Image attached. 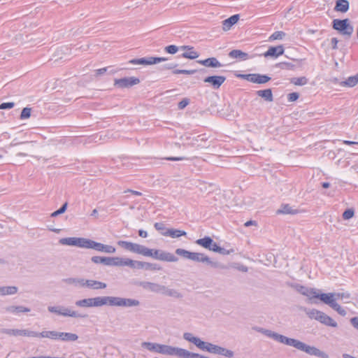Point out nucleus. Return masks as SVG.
Here are the masks:
<instances>
[{"label": "nucleus", "mask_w": 358, "mask_h": 358, "mask_svg": "<svg viewBox=\"0 0 358 358\" xmlns=\"http://www.w3.org/2000/svg\"><path fill=\"white\" fill-rule=\"evenodd\" d=\"M253 329L264 334L266 336L273 338L275 341L289 346H292L300 351L306 352L309 355L315 356L320 358H329V356L327 352L320 350L315 346L307 345L306 343L299 340L288 338L285 336L279 334L271 330L264 329L261 327H253Z\"/></svg>", "instance_id": "nucleus-1"}, {"label": "nucleus", "mask_w": 358, "mask_h": 358, "mask_svg": "<svg viewBox=\"0 0 358 358\" xmlns=\"http://www.w3.org/2000/svg\"><path fill=\"white\" fill-rule=\"evenodd\" d=\"M350 297V294L348 292L322 293L320 295V300L330 306L341 316H345L347 314L346 310L336 302V300L342 299L347 301Z\"/></svg>", "instance_id": "nucleus-2"}, {"label": "nucleus", "mask_w": 358, "mask_h": 358, "mask_svg": "<svg viewBox=\"0 0 358 358\" xmlns=\"http://www.w3.org/2000/svg\"><path fill=\"white\" fill-rule=\"evenodd\" d=\"M142 347L150 352H157L165 355L174 356L176 347L171 345L159 344L151 342H143Z\"/></svg>", "instance_id": "nucleus-3"}, {"label": "nucleus", "mask_w": 358, "mask_h": 358, "mask_svg": "<svg viewBox=\"0 0 358 358\" xmlns=\"http://www.w3.org/2000/svg\"><path fill=\"white\" fill-rule=\"evenodd\" d=\"M332 27L343 35H348L350 36L353 32V27L350 24L349 20L348 18L343 20H334L332 22Z\"/></svg>", "instance_id": "nucleus-4"}, {"label": "nucleus", "mask_w": 358, "mask_h": 358, "mask_svg": "<svg viewBox=\"0 0 358 358\" xmlns=\"http://www.w3.org/2000/svg\"><path fill=\"white\" fill-rule=\"evenodd\" d=\"M48 310L50 313H55L58 315L71 317H85L86 315H81L76 311L71 310V309L62 306H48Z\"/></svg>", "instance_id": "nucleus-5"}, {"label": "nucleus", "mask_w": 358, "mask_h": 358, "mask_svg": "<svg viewBox=\"0 0 358 358\" xmlns=\"http://www.w3.org/2000/svg\"><path fill=\"white\" fill-rule=\"evenodd\" d=\"M236 76L248 82L257 84H264L271 79L268 76L260 73L238 74Z\"/></svg>", "instance_id": "nucleus-6"}, {"label": "nucleus", "mask_w": 358, "mask_h": 358, "mask_svg": "<svg viewBox=\"0 0 358 358\" xmlns=\"http://www.w3.org/2000/svg\"><path fill=\"white\" fill-rule=\"evenodd\" d=\"M86 248L94 249L98 252H102L108 254H113L116 251L115 248L113 245H104L88 238L87 241Z\"/></svg>", "instance_id": "nucleus-7"}, {"label": "nucleus", "mask_w": 358, "mask_h": 358, "mask_svg": "<svg viewBox=\"0 0 358 358\" xmlns=\"http://www.w3.org/2000/svg\"><path fill=\"white\" fill-rule=\"evenodd\" d=\"M91 261L94 264H102L105 266H120V257L94 256L91 258Z\"/></svg>", "instance_id": "nucleus-8"}, {"label": "nucleus", "mask_w": 358, "mask_h": 358, "mask_svg": "<svg viewBox=\"0 0 358 358\" xmlns=\"http://www.w3.org/2000/svg\"><path fill=\"white\" fill-rule=\"evenodd\" d=\"M87 238L67 237L60 238L59 243L63 245L76 246L81 248H86Z\"/></svg>", "instance_id": "nucleus-9"}, {"label": "nucleus", "mask_w": 358, "mask_h": 358, "mask_svg": "<svg viewBox=\"0 0 358 358\" xmlns=\"http://www.w3.org/2000/svg\"><path fill=\"white\" fill-rule=\"evenodd\" d=\"M167 58L166 57H142L138 59H131L129 63L131 64H138V65H152L155 64H157L162 62L166 61Z\"/></svg>", "instance_id": "nucleus-10"}, {"label": "nucleus", "mask_w": 358, "mask_h": 358, "mask_svg": "<svg viewBox=\"0 0 358 358\" xmlns=\"http://www.w3.org/2000/svg\"><path fill=\"white\" fill-rule=\"evenodd\" d=\"M151 257L168 262H176L178 260V258L176 257L173 254L166 252L162 250H155L152 252V255Z\"/></svg>", "instance_id": "nucleus-11"}, {"label": "nucleus", "mask_w": 358, "mask_h": 358, "mask_svg": "<svg viewBox=\"0 0 358 358\" xmlns=\"http://www.w3.org/2000/svg\"><path fill=\"white\" fill-rule=\"evenodd\" d=\"M140 83V80L135 77H124L115 80V86L119 88H128L137 85Z\"/></svg>", "instance_id": "nucleus-12"}, {"label": "nucleus", "mask_w": 358, "mask_h": 358, "mask_svg": "<svg viewBox=\"0 0 358 358\" xmlns=\"http://www.w3.org/2000/svg\"><path fill=\"white\" fill-rule=\"evenodd\" d=\"M299 288L300 289L299 293L307 296L308 298V300L312 301L313 299H320V295L321 293H319V289H317L315 288L308 287L303 285H301V287ZM311 303H313L314 302L311 301Z\"/></svg>", "instance_id": "nucleus-13"}, {"label": "nucleus", "mask_w": 358, "mask_h": 358, "mask_svg": "<svg viewBox=\"0 0 358 358\" xmlns=\"http://www.w3.org/2000/svg\"><path fill=\"white\" fill-rule=\"evenodd\" d=\"M226 80L223 76H210L204 78L203 82L210 84L213 89L217 90Z\"/></svg>", "instance_id": "nucleus-14"}, {"label": "nucleus", "mask_w": 358, "mask_h": 358, "mask_svg": "<svg viewBox=\"0 0 358 358\" xmlns=\"http://www.w3.org/2000/svg\"><path fill=\"white\" fill-rule=\"evenodd\" d=\"M120 266H129L131 268L143 269L145 268V262L120 257Z\"/></svg>", "instance_id": "nucleus-15"}, {"label": "nucleus", "mask_w": 358, "mask_h": 358, "mask_svg": "<svg viewBox=\"0 0 358 358\" xmlns=\"http://www.w3.org/2000/svg\"><path fill=\"white\" fill-rule=\"evenodd\" d=\"M174 356L179 358H200L201 355L195 352H191L187 350L180 348L178 347L176 348Z\"/></svg>", "instance_id": "nucleus-16"}, {"label": "nucleus", "mask_w": 358, "mask_h": 358, "mask_svg": "<svg viewBox=\"0 0 358 358\" xmlns=\"http://www.w3.org/2000/svg\"><path fill=\"white\" fill-rule=\"evenodd\" d=\"M284 47L282 45H280L278 46H271L268 48V50L264 52V56L265 57H278L284 53Z\"/></svg>", "instance_id": "nucleus-17"}, {"label": "nucleus", "mask_w": 358, "mask_h": 358, "mask_svg": "<svg viewBox=\"0 0 358 358\" xmlns=\"http://www.w3.org/2000/svg\"><path fill=\"white\" fill-rule=\"evenodd\" d=\"M139 285L143 289L149 290L150 292L161 294L163 285L155 282H150L147 281L141 282Z\"/></svg>", "instance_id": "nucleus-18"}, {"label": "nucleus", "mask_w": 358, "mask_h": 358, "mask_svg": "<svg viewBox=\"0 0 358 358\" xmlns=\"http://www.w3.org/2000/svg\"><path fill=\"white\" fill-rule=\"evenodd\" d=\"M106 287H107V285L101 281L85 279L84 287H87V288L93 289H105Z\"/></svg>", "instance_id": "nucleus-19"}, {"label": "nucleus", "mask_w": 358, "mask_h": 358, "mask_svg": "<svg viewBox=\"0 0 358 358\" xmlns=\"http://www.w3.org/2000/svg\"><path fill=\"white\" fill-rule=\"evenodd\" d=\"M198 348L203 351H206L210 353L215 354L217 350L218 345L211 343L205 342L201 340L200 344L197 346Z\"/></svg>", "instance_id": "nucleus-20"}, {"label": "nucleus", "mask_w": 358, "mask_h": 358, "mask_svg": "<svg viewBox=\"0 0 358 358\" xmlns=\"http://www.w3.org/2000/svg\"><path fill=\"white\" fill-rule=\"evenodd\" d=\"M197 62L206 67L219 68L223 66L215 57H209L203 60H198Z\"/></svg>", "instance_id": "nucleus-21"}, {"label": "nucleus", "mask_w": 358, "mask_h": 358, "mask_svg": "<svg viewBox=\"0 0 358 358\" xmlns=\"http://www.w3.org/2000/svg\"><path fill=\"white\" fill-rule=\"evenodd\" d=\"M229 57L233 59H238L240 61H245L251 58L247 52L241 50H232L229 52Z\"/></svg>", "instance_id": "nucleus-22"}, {"label": "nucleus", "mask_w": 358, "mask_h": 358, "mask_svg": "<svg viewBox=\"0 0 358 358\" xmlns=\"http://www.w3.org/2000/svg\"><path fill=\"white\" fill-rule=\"evenodd\" d=\"M5 310L7 313L20 314L22 313L30 312V308L22 306H9L5 308Z\"/></svg>", "instance_id": "nucleus-23"}, {"label": "nucleus", "mask_w": 358, "mask_h": 358, "mask_svg": "<svg viewBox=\"0 0 358 358\" xmlns=\"http://www.w3.org/2000/svg\"><path fill=\"white\" fill-rule=\"evenodd\" d=\"M239 20V15H233L222 22L223 29L224 31L229 30Z\"/></svg>", "instance_id": "nucleus-24"}, {"label": "nucleus", "mask_w": 358, "mask_h": 358, "mask_svg": "<svg viewBox=\"0 0 358 358\" xmlns=\"http://www.w3.org/2000/svg\"><path fill=\"white\" fill-rule=\"evenodd\" d=\"M161 294L176 299H180L182 297V294L180 293L178 290L175 289H170L164 285H163Z\"/></svg>", "instance_id": "nucleus-25"}, {"label": "nucleus", "mask_w": 358, "mask_h": 358, "mask_svg": "<svg viewBox=\"0 0 358 358\" xmlns=\"http://www.w3.org/2000/svg\"><path fill=\"white\" fill-rule=\"evenodd\" d=\"M162 235L165 236H170L171 238H179L182 236H186L187 233L185 231L176 229H168L165 232H162Z\"/></svg>", "instance_id": "nucleus-26"}, {"label": "nucleus", "mask_w": 358, "mask_h": 358, "mask_svg": "<svg viewBox=\"0 0 358 358\" xmlns=\"http://www.w3.org/2000/svg\"><path fill=\"white\" fill-rule=\"evenodd\" d=\"M258 96L264 99L265 101L271 102L273 101V96L271 89L261 90L256 92Z\"/></svg>", "instance_id": "nucleus-27"}, {"label": "nucleus", "mask_w": 358, "mask_h": 358, "mask_svg": "<svg viewBox=\"0 0 358 358\" xmlns=\"http://www.w3.org/2000/svg\"><path fill=\"white\" fill-rule=\"evenodd\" d=\"M334 10L341 13H346L349 10V1L348 0H336Z\"/></svg>", "instance_id": "nucleus-28"}, {"label": "nucleus", "mask_w": 358, "mask_h": 358, "mask_svg": "<svg viewBox=\"0 0 358 358\" xmlns=\"http://www.w3.org/2000/svg\"><path fill=\"white\" fill-rule=\"evenodd\" d=\"M299 213V210L297 209H294L289 204H282L281 205L280 208L277 210L276 213L277 214H290V215H295Z\"/></svg>", "instance_id": "nucleus-29"}, {"label": "nucleus", "mask_w": 358, "mask_h": 358, "mask_svg": "<svg viewBox=\"0 0 358 358\" xmlns=\"http://www.w3.org/2000/svg\"><path fill=\"white\" fill-rule=\"evenodd\" d=\"M18 291V288L16 286H2L0 287V295H13L15 294Z\"/></svg>", "instance_id": "nucleus-30"}, {"label": "nucleus", "mask_w": 358, "mask_h": 358, "mask_svg": "<svg viewBox=\"0 0 358 358\" xmlns=\"http://www.w3.org/2000/svg\"><path fill=\"white\" fill-rule=\"evenodd\" d=\"M300 309L306 313V314L308 315V317L313 320H315L317 321V318L320 317V313H321L322 311L318 310L317 309L313 308L309 309L306 307H301Z\"/></svg>", "instance_id": "nucleus-31"}, {"label": "nucleus", "mask_w": 358, "mask_h": 358, "mask_svg": "<svg viewBox=\"0 0 358 358\" xmlns=\"http://www.w3.org/2000/svg\"><path fill=\"white\" fill-rule=\"evenodd\" d=\"M213 241V240L211 237L205 236L204 238L197 239L195 241V243L206 249L209 250L210 248L211 247Z\"/></svg>", "instance_id": "nucleus-32"}, {"label": "nucleus", "mask_w": 358, "mask_h": 358, "mask_svg": "<svg viewBox=\"0 0 358 358\" xmlns=\"http://www.w3.org/2000/svg\"><path fill=\"white\" fill-rule=\"evenodd\" d=\"M78 336L76 334L68 332H59V340L62 341H76Z\"/></svg>", "instance_id": "nucleus-33"}, {"label": "nucleus", "mask_w": 358, "mask_h": 358, "mask_svg": "<svg viewBox=\"0 0 358 358\" xmlns=\"http://www.w3.org/2000/svg\"><path fill=\"white\" fill-rule=\"evenodd\" d=\"M40 338H48L52 340H59V332L56 331H43L39 332Z\"/></svg>", "instance_id": "nucleus-34"}, {"label": "nucleus", "mask_w": 358, "mask_h": 358, "mask_svg": "<svg viewBox=\"0 0 358 358\" xmlns=\"http://www.w3.org/2000/svg\"><path fill=\"white\" fill-rule=\"evenodd\" d=\"M357 83H358V73L355 76L348 77L345 81H343L341 83V85L352 87H355Z\"/></svg>", "instance_id": "nucleus-35"}, {"label": "nucleus", "mask_w": 358, "mask_h": 358, "mask_svg": "<svg viewBox=\"0 0 358 358\" xmlns=\"http://www.w3.org/2000/svg\"><path fill=\"white\" fill-rule=\"evenodd\" d=\"M64 281L69 285H73L76 287H84V278H69L64 279Z\"/></svg>", "instance_id": "nucleus-36"}, {"label": "nucleus", "mask_w": 358, "mask_h": 358, "mask_svg": "<svg viewBox=\"0 0 358 358\" xmlns=\"http://www.w3.org/2000/svg\"><path fill=\"white\" fill-rule=\"evenodd\" d=\"M191 260L196 262L206 263V262L209 260V257L203 253L193 252Z\"/></svg>", "instance_id": "nucleus-37"}, {"label": "nucleus", "mask_w": 358, "mask_h": 358, "mask_svg": "<svg viewBox=\"0 0 358 358\" xmlns=\"http://www.w3.org/2000/svg\"><path fill=\"white\" fill-rule=\"evenodd\" d=\"M105 305H108L107 296L92 298V307H100Z\"/></svg>", "instance_id": "nucleus-38"}, {"label": "nucleus", "mask_w": 358, "mask_h": 358, "mask_svg": "<svg viewBox=\"0 0 358 358\" xmlns=\"http://www.w3.org/2000/svg\"><path fill=\"white\" fill-rule=\"evenodd\" d=\"M183 338L193 344L196 347L200 344L201 339L198 337L194 336L192 334L185 332L183 334Z\"/></svg>", "instance_id": "nucleus-39"}, {"label": "nucleus", "mask_w": 358, "mask_h": 358, "mask_svg": "<svg viewBox=\"0 0 358 358\" xmlns=\"http://www.w3.org/2000/svg\"><path fill=\"white\" fill-rule=\"evenodd\" d=\"M140 305V301L134 299H125L122 298V307H133Z\"/></svg>", "instance_id": "nucleus-40"}, {"label": "nucleus", "mask_w": 358, "mask_h": 358, "mask_svg": "<svg viewBox=\"0 0 358 358\" xmlns=\"http://www.w3.org/2000/svg\"><path fill=\"white\" fill-rule=\"evenodd\" d=\"M108 305L111 306H122V298L107 296Z\"/></svg>", "instance_id": "nucleus-41"}, {"label": "nucleus", "mask_w": 358, "mask_h": 358, "mask_svg": "<svg viewBox=\"0 0 358 358\" xmlns=\"http://www.w3.org/2000/svg\"><path fill=\"white\" fill-rule=\"evenodd\" d=\"M216 355L224 356L226 357L231 358L234 356V353L232 350L227 349L225 348L218 345Z\"/></svg>", "instance_id": "nucleus-42"}, {"label": "nucleus", "mask_w": 358, "mask_h": 358, "mask_svg": "<svg viewBox=\"0 0 358 358\" xmlns=\"http://www.w3.org/2000/svg\"><path fill=\"white\" fill-rule=\"evenodd\" d=\"M76 305L82 308H92V298L84 299L76 301Z\"/></svg>", "instance_id": "nucleus-43"}, {"label": "nucleus", "mask_w": 358, "mask_h": 358, "mask_svg": "<svg viewBox=\"0 0 358 358\" xmlns=\"http://www.w3.org/2000/svg\"><path fill=\"white\" fill-rule=\"evenodd\" d=\"M193 252H189L182 248H178L176 250V254L180 255L185 259H192Z\"/></svg>", "instance_id": "nucleus-44"}, {"label": "nucleus", "mask_w": 358, "mask_h": 358, "mask_svg": "<svg viewBox=\"0 0 358 358\" xmlns=\"http://www.w3.org/2000/svg\"><path fill=\"white\" fill-rule=\"evenodd\" d=\"M117 243L119 246L129 252H132L133 247L134 245V243L126 241H117Z\"/></svg>", "instance_id": "nucleus-45"}, {"label": "nucleus", "mask_w": 358, "mask_h": 358, "mask_svg": "<svg viewBox=\"0 0 358 358\" xmlns=\"http://www.w3.org/2000/svg\"><path fill=\"white\" fill-rule=\"evenodd\" d=\"M290 83L295 85L302 86L307 84L308 79L304 76L299 78H292L290 80Z\"/></svg>", "instance_id": "nucleus-46"}, {"label": "nucleus", "mask_w": 358, "mask_h": 358, "mask_svg": "<svg viewBox=\"0 0 358 358\" xmlns=\"http://www.w3.org/2000/svg\"><path fill=\"white\" fill-rule=\"evenodd\" d=\"M19 336H28V337H39L40 335L39 333L31 331L29 329H20Z\"/></svg>", "instance_id": "nucleus-47"}, {"label": "nucleus", "mask_w": 358, "mask_h": 358, "mask_svg": "<svg viewBox=\"0 0 358 358\" xmlns=\"http://www.w3.org/2000/svg\"><path fill=\"white\" fill-rule=\"evenodd\" d=\"M286 34L282 31H277L273 32L268 38L269 41H273L275 40H282Z\"/></svg>", "instance_id": "nucleus-48"}, {"label": "nucleus", "mask_w": 358, "mask_h": 358, "mask_svg": "<svg viewBox=\"0 0 358 358\" xmlns=\"http://www.w3.org/2000/svg\"><path fill=\"white\" fill-rule=\"evenodd\" d=\"M276 66L281 69L294 70L296 67V65L291 62H283L278 63Z\"/></svg>", "instance_id": "nucleus-49"}, {"label": "nucleus", "mask_w": 358, "mask_h": 358, "mask_svg": "<svg viewBox=\"0 0 358 358\" xmlns=\"http://www.w3.org/2000/svg\"><path fill=\"white\" fill-rule=\"evenodd\" d=\"M199 55L197 52L194 51V49L189 50L187 52H185L182 54V57L184 58H187L190 59H194L199 57Z\"/></svg>", "instance_id": "nucleus-50"}, {"label": "nucleus", "mask_w": 358, "mask_h": 358, "mask_svg": "<svg viewBox=\"0 0 358 358\" xmlns=\"http://www.w3.org/2000/svg\"><path fill=\"white\" fill-rule=\"evenodd\" d=\"M206 264L214 268L226 269L227 268V266L223 264H221L218 262L212 261L210 258H209V260L206 262Z\"/></svg>", "instance_id": "nucleus-51"}, {"label": "nucleus", "mask_w": 358, "mask_h": 358, "mask_svg": "<svg viewBox=\"0 0 358 358\" xmlns=\"http://www.w3.org/2000/svg\"><path fill=\"white\" fill-rule=\"evenodd\" d=\"M68 203L65 202L58 210H55L51 214L52 217H55L62 213H64L67 208Z\"/></svg>", "instance_id": "nucleus-52"}, {"label": "nucleus", "mask_w": 358, "mask_h": 358, "mask_svg": "<svg viewBox=\"0 0 358 358\" xmlns=\"http://www.w3.org/2000/svg\"><path fill=\"white\" fill-rule=\"evenodd\" d=\"M0 332L2 334H6L10 336H19L20 329H0Z\"/></svg>", "instance_id": "nucleus-53"}, {"label": "nucleus", "mask_w": 358, "mask_h": 358, "mask_svg": "<svg viewBox=\"0 0 358 358\" xmlns=\"http://www.w3.org/2000/svg\"><path fill=\"white\" fill-rule=\"evenodd\" d=\"M197 72L196 69L185 70V69H176L173 71V74H187L192 75Z\"/></svg>", "instance_id": "nucleus-54"}, {"label": "nucleus", "mask_w": 358, "mask_h": 358, "mask_svg": "<svg viewBox=\"0 0 358 358\" xmlns=\"http://www.w3.org/2000/svg\"><path fill=\"white\" fill-rule=\"evenodd\" d=\"M145 270L159 271L162 269V267L157 264L145 262Z\"/></svg>", "instance_id": "nucleus-55"}, {"label": "nucleus", "mask_w": 358, "mask_h": 358, "mask_svg": "<svg viewBox=\"0 0 358 358\" xmlns=\"http://www.w3.org/2000/svg\"><path fill=\"white\" fill-rule=\"evenodd\" d=\"M31 108L28 107H25L22 109L20 114V119L25 120L28 119L31 116Z\"/></svg>", "instance_id": "nucleus-56"}, {"label": "nucleus", "mask_w": 358, "mask_h": 358, "mask_svg": "<svg viewBox=\"0 0 358 358\" xmlns=\"http://www.w3.org/2000/svg\"><path fill=\"white\" fill-rule=\"evenodd\" d=\"M355 215V210L352 208L346 209L343 213V218L344 220H350Z\"/></svg>", "instance_id": "nucleus-57"}, {"label": "nucleus", "mask_w": 358, "mask_h": 358, "mask_svg": "<svg viewBox=\"0 0 358 358\" xmlns=\"http://www.w3.org/2000/svg\"><path fill=\"white\" fill-rule=\"evenodd\" d=\"M178 49H179V48L175 45H169L168 46H166L164 48L165 51L167 53L171 54V55L176 53L178 52Z\"/></svg>", "instance_id": "nucleus-58"}, {"label": "nucleus", "mask_w": 358, "mask_h": 358, "mask_svg": "<svg viewBox=\"0 0 358 358\" xmlns=\"http://www.w3.org/2000/svg\"><path fill=\"white\" fill-rule=\"evenodd\" d=\"M323 324L328 326V327H336L338 326L337 322L336 321H334L329 315L327 316Z\"/></svg>", "instance_id": "nucleus-59"}, {"label": "nucleus", "mask_w": 358, "mask_h": 358, "mask_svg": "<svg viewBox=\"0 0 358 358\" xmlns=\"http://www.w3.org/2000/svg\"><path fill=\"white\" fill-rule=\"evenodd\" d=\"M154 227L156 229V230L161 233L162 235V232H165L166 230H168V229L166 228L165 224L163 222H156L154 224Z\"/></svg>", "instance_id": "nucleus-60"}, {"label": "nucleus", "mask_w": 358, "mask_h": 358, "mask_svg": "<svg viewBox=\"0 0 358 358\" xmlns=\"http://www.w3.org/2000/svg\"><path fill=\"white\" fill-rule=\"evenodd\" d=\"M153 251H154V249H150L143 245L141 255L145 256V257H151L152 255Z\"/></svg>", "instance_id": "nucleus-61"}, {"label": "nucleus", "mask_w": 358, "mask_h": 358, "mask_svg": "<svg viewBox=\"0 0 358 358\" xmlns=\"http://www.w3.org/2000/svg\"><path fill=\"white\" fill-rule=\"evenodd\" d=\"M299 97V94L297 92H292L287 95V100L289 102H294Z\"/></svg>", "instance_id": "nucleus-62"}, {"label": "nucleus", "mask_w": 358, "mask_h": 358, "mask_svg": "<svg viewBox=\"0 0 358 358\" xmlns=\"http://www.w3.org/2000/svg\"><path fill=\"white\" fill-rule=\"evenodd\" d=\"M15 106L14 102H4L0 104V110L10 109Z\"/></svg>", "instance_id": "nucleus-63"}, {"label": "nucleus", "mask_w": 358, "mask_h": 358, "mask_svg": "<svg viewBox=\"0 0 358 358\" xmlns=\"http://www.w3.org/2000/svg\"><path fill=\"white\" fill-rule=\"evenodd\" d=\"M189 103V100L187 98L182 99L178 104V108L180 110L184 109Z\"/></svg>", "instance_id": "nucleus-64"}]
</instances>
